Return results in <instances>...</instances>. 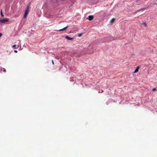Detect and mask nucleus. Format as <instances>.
I'll return each instance as SVG.
<instances>
[{"mask_svg": "<svg viewBox=\"0 0 157 157\" xmlns=\"http://www.w3.org/2000/svg\"><path fill=\"white\" fill-rule=\"evenodd\" d=\"M84 52L85 53H82V54H85L88 53L89 54H93L94 52L93 50H84Z\"/></svg>", "mask_w": 157, "mask_h": 157, "instance_id": "1", "label": "nucleus"}, {"mask_svg": "<svg viewBox=\"0 0 157 157\" xmlns=\"http://www.w3.org/2000/svg\"><path fill=\"white\" fill-rule=\"evenodd\" d=\"M29 12V7L28 6L26 9L25 10V13L24 16V17L25 18L26 17L28 14V13Z\"/></svg>", "mask_w": 157, "mask_h": 157, "instance_id": "2", "label": "nucleus"}, {"mask_svg": "<svg viewBox=\"0 0 157 157\" xmlns=\"http://www.w3.org/2000/svg\"><path fill=\"white\" fill-rule=\"evenodd\" d=\"M9 19L8 18H5L3 19L0 20V23H4L6 22H8Z\"/></svg>", "mask_w": 157, "mask_h": 157, "instance_id": "3", "label": "nucleus"}, {"mask_svg": "<svg viewBox=\"0 0 157 157\" xmlns=\"http://www.w3.org/2000/svg\"><path fill=\"white\" fill-rule=\"evenodd\" d=\"M94 18V17L93 15H90L89 16L87 17L86 19L91 21Z\"/></svg>", "mask_w": 157, "mask_h": 157, "instance_id": "4", "label": "nucleus"}, {"mask_svg": "<svg viewBox=\"0 0 157 157\" xmlns=\"http://www.w3.org/2000/svg\"><path fill=\"white\" fill-rule=\"evenodd\" d=\"M68 26H67V27L64 28L63 29L59 30L58 31H64V30H66L68 28Z\"/></svg>", "mask_w": 157, "mask_h": 157, "instance_id": "5", "label": "nucleus"}, {"mask_svg": "<svg viewBox=\"0 0 157 157\" xmlns=\"http://www.w3.org/2000/svg\"><path fill=\"white\" fill-rule=\"evenodd\" d=\"M66 38L69 40H72L74 39L73 38H71L68 36H66Z\"/></svg>", "mask_w": 157, "mask_h": 157, "instance_id": "6", "label": "nucleus"}, {"mask_svg": "<svg viewBox=\"0 0 157 157\" xmlns=\"http://www.w3.org/2000/svg\"><path fill=\"white\" fill-rule=\"evenodd\" d=\"M139 68L140 67L139 66H138L137 68L135 70V71L133 73H136L138 72V71Z\"/></svg>", "mask_w": 157, "mask_h": 157, "instance_id": "7", "label": "nucleus"}, {"mask_svg": "<svg viewBox=\"0 0 157 157\" xmlns=\"http://www.w3.org/2000/svg\"><path fill=\"white\" fill-rule=\"evenodd\" d=\"M115 21V19L114 18H113L111 20V21H110V22L111 23H113Z\"/></svg>", "mask_w": 157, "mask_h": 157, "instance_id": "8", "label": "nucleus"}, {"mask_svg": "<svg viewBox=\"0 0 157 157\" xmlns=\"http://www.w3.org/2000/svg\"><path fill=\"white\" fill-rule=\"evenodd\" d=\"M1 16L2 17H4V15H3V14L2 13V10H1Z\"/></svg>", "mask_w": 157, "mask_h": 157, "instance_id": "9", "label": "nucleus"}, {"mask_svg": "<svg viewBox=\"0 0 157 157\" xmlns=\"http://www.w3.org/2000/svg\"><path fill=\"white\" fill-rule=\"evenodd\" d=\"M83 35V33H81L78 34V37H81L82 36V35Z\"/></svg>", "mask_w": 157, "mask_h": 157, "instance_id": "10", "label": "nucleus"}, {"mask_svg": "<svg viewBox=\"0 0 157 157\" xmlns=\"http://www.w3.org/2000/svg\"><path fill=\"white\" fill-rule=\"evenodd\" d=\"M16 45H13V46H12V48H15L16 47Z\"/></svg>", "mask_w": 157, "mask_h": 157, "instance_id": "11", "label": "nucleus"}, {"mask_svg": "<svg viewBox=\"0 0 157 157\" xmlns=\"http://www.w3.org/2000/svg\"><path fill=\"white\" fill-rule=\"evenodd\" d=\"M156 90V89L155 88H154L152 89L153 91H155Z\"/></svg>", "mask_w": 157, "mask_h": 157, "instance_id": "12", "label": "nucleus"}, {"mask_svg": "<svg viewBox=\"0 0 157 157\" xmlns=\"http://www.w3.org/2000/svg\"><path fill=\"white\" fill-rule=\"evenodd\" d=\"M143 24L145 26H146L147 25L145 23H143Z\"/></svg>", "mask_w": 157, "mask_h": 157, "instance_id": "13", "label": "nucleus"}, {"mask_svg": "<svg viewBox=\"0 0 157 157\" xmlns=\"http://www.w3.org/2000/svg\"><path fill=\"white\" fill-rule=\"evenodd\" d=\"M2 69H3V71L4 72H6V70H5V69L3 68Z\"/></svg>", "mask_w": 157, "mask_h": 157, "instance_id": "14", "label": "nucleus"}, {"mask_svg": "<svg viewBox=\"0 0 157 157\" xmlns=\"http://www.w3.org/2000/svg\"><path fill=\"white\" fill-rule=\"evenodd\" d=\"M2 35V33H0V37H1V36Z\"/></svg>", "mask_w": 157, "mask_h": 157, "instance_id": "15", "label": "nucleus"}, {"mask_svg": "<svg viewBox=\"0 0 157 157\" xmlns=\"http://www.w3.org/2000/svg\"><path fill=\"white\" fill-rule=\"evenodd\" d=\"M14 52L17 53V51L16 50H15L14 51Z\"/></svg>", "mask_w": 157, "mask_h": 157, "instance_id": "16", "label": "nucleus"}, {"mask_svg": "<svg viewBox=\"0 0 157 157\" xmlns=\"http://www.w3.org/2000/svg\"><path fill=\"white\" fill-rule=\"evenodd\" d=\"M52 62L53 64H54V62H53V60H52Z\"/></svg>", "mask_w": 157, "mask_h": 157, "instance_id": "17", "label": "nucleus"}, {"mask_svg": "<svg viewBox=\"0 0 157 157\" xmlns=\"http://www.w3.org/2000/svg\"><path fill=\"white\" fill-rule=\"evenodd\" d=\"M16 48H18V47H17Z\"/></svg>", "mask_w": 157, "mask_h": 157, "instance_id": "18", "label": "nucleus"}, {"mask_svg": "<svg viewBox=\"0 0 157 157\" xmlns=\"http://www.w3.org/2000/svg\"><path fill=\"white\" fill-rule=\"evenodd\" d=\"M102 90V92H103V91L101 90Z\"/></svg>", "mask_w": 157, "mask_h": 157, "instance_id": "19", "label": "nucleus"}]
</instances>
